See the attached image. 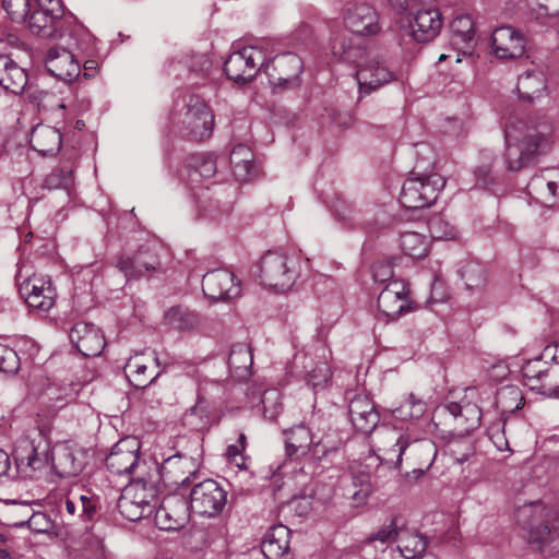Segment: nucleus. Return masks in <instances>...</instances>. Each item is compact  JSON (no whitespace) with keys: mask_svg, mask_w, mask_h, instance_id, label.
<instances>
[{"mask_svg":"<svg viewBox=\"0 0 559 559\" xmlns=\"http://www.w3.org/2000/svg\"><path fill=\"white\" fill-rule=\"evenodd\" d=\"M399 549L406 559H437L433 556H423L426 551L428 542L425 536L417 533H407L401 537Z\"/></svg>","mask_w":559,"mask_h":559,"instance_id":"a19ab883","label":"nucleus"},{"mask_svg":"<svg viewBox=\"0 0 559 559\" xmlns=\"http://www.w3.org/2000/svg\"><path fill=\"white\" fill-rule=\"evenodd\" d=\"M191 511L190 501L175 492L164 497L155 511V519L162 530L175 531L188 523Z\"/></svg>","mask_w":559,"mask_h":559,"instance_id":"2eb2a0df","label":"nucleus"},{"mask_svg":"<svg viewBox=\"0 0 559 559\" xmlns=\"http://www.w3.org/2000/svg\"><path fill=\"white\" fill-rule=\"evenodd\" d=\"M252 353L247 344L238 343L231 347L228 357L229 368L247 370L252 365Z\"/></svg>","mask_w":559,"mask_h":559,"instance_id":"a18cd8bd","label":"nucleus"},{"mask_svg":"<svg viewBox=\"0 0 559 559\" xmlns=\"http://www.w3.org/2000/svg\"><path fill=\"white\" fill-rule=\"evenodd\" d=\"M29 31L43 38L57 39L59 45L87 49L93 35L72 16H64L60 0H35L26 21Z\"/></svg>","mask_w":559,"mask_h":559,"instance_id":"f257e3e1","label":"nucleus"},{"mask_svg":"<svg viewBox=\"0 0 559 559\" xmlns=\"http://www.w3.org/2000/svg\"><path fill=\"white\" fill-rule=\"evenodd\" d=\"M61 48H50L45 58V67L47 71L63 82L74 81L81 73L80 62L75 56V51L88 55L94 50V40L87 49H80L78 47H66L60 45Z\"/></svg>","mask_w":559,"mask_h":559,"instance_id":"f8f14e48","label":"nucleus"},{"mask_svg":"<svg viewBox=\"0 0 559 559\" xmlns=\"http://www.w3.org/2000/svg\"><path fill=\"white\" fill-rule=\"evenodd\" d=\"M40 463L41 460L36 449L34 448L31 449V452L25 457H16L17 466L26 464V466L31 467L32 469H37Z\"/></svg>","mask_w":559,"mask_h":559,"instance_id":"bf43d9fd","label":"nucleus"},{"mask_svg":"<svg viewBox=\"0 0 559 559\" xmlns=\"http://www.w3.org/2000/svg\"><path fill=\"white\" fill-rule=\"evenodd\" d=\"M243 451L245 445L235 443L227 447L226 455L228 460L235 463L238 467L246 468L245 457L242 455Z\"/></svg>","mask_w":559,"mask_h":559,"instance_id":"13d9d810","label":"nucleus"},{"mask_svg":"<svg viewBox=\"0 0 559 559\" xmlns=\"http://www.w3.org/2000/svg\"><path fill=\"white\" fill-rule=\"evenodd\" d=\"M400 246L402 251L414 259L425 258L429 251V241L425 235L417 231L401 234Z\"/></svg>","mask_w":559,"mask_h":559,"instance_id":"ea45409f","label":"nucleus"},{"mask_svg":"<svg viewBox=\"0 0 559 559\" xmlns=\"http://www.w3.org/2000/svg\"><path fill=\"white\" fill-rule=\"evenodd\" d=\"M194 59L198 67L191 66L192 71L205 72L210 69L211 62L204 55H197Z\"/></svg>","mask_w":559,"mask_h":559,"instance_id":"e2e57ef3","label":"nucleus"},{"mask_svg":"<svg viewBox=\"0 0 559 559\" xmlns=\"http://www.w3.org/2000/svg\"><path fill=\"white\" fill-rule=\"evenodd\" d=\"M359 93L369 94L397 80L396 74L378 60H370L356 73Z\"/></svg>","mask_w":559,"mask_h":559,"instance_id":"a878e982","label":"nucleus"},{"mask_svg":"<svg viewBox=\"0 0 559 559\" xmlns=\"http://www.w3.org/2000/svg\"><path fill=\"white\" fill-rule=\"evenodd\" d=\"M20 369V358L14 349L0 344V372L15 373Z\"/></svg>","mask_w":559,"mask_h":559,"instance_id":"3c124183","label":"nucleus"},{"mask_svg":"<svg viewBox=\"0 0 559 559\" xmlns=\"http://www.w3.org/2000/svg\"><path fill=\"white\" fill-rule=\"evenodd\" d=\"M551 367L542 358L527 360L522 367L524 384L532 391H536L549 397L550 390L554 388L552 379L549 377Z\"/></svg>","mask_w":559,"mask_h":559,"instance_id":"bb28decb","label":"nucleus"},{"mask_svg":"<svg viewBox=\"0 0 559 559\" xmlns=\"http://www.w3.org/2000/svg\"><path fill=\"white\" fill-rule=\"evenodd\" d=\"M193 444V453H176L164 460L159 474L166 485L187 487L194 481L200 467L201 439L194 438Z\"/></svg>","mask_w":559,"mask_h":559,"instance_id":"0eeeda50","label":"nucleus"},{"mask_svg":"<svg viewBox=\"0 0 559 559\" xmlns=\"http://www.w3.org/2000/svg\"><path fill=\"white\" fill-rule=\"evenodd\" d=\"M516 523L527 531L530 544L542 548L546 544H559V512L548 510L539 502L524 503L516 508Z\"/></svg>","mask_w":559,"mask_h":559,"instance_id":"20e7f679","label":"nucleus"},{"mask_svg":"<svg viewBox=\"0 0 559 559\" xmlns=\"http://www.w3.org/2000/svg\"><path fill=\"white\" fill-rule=\"evenodd\" d=\"M445 186V179L439 174L407 178L400 193L401 204L408 210H421L431 206Z\"/></svg>","mask_w":559,"mask_h":559,"instance_id":"39448f33","label":"nucleus"},{"mask_svg":"<svg viewBox=\"0 0 559 559\" xmlns=\"http://www.w3.org/2000/svg\"><path fill=\"white\" fill-rule=\"evenodd\" d=\"M331 378V371L326 362L314 364L306 370V381L313 389L323 388Z\"/></svg>","mask_w":559,"mask_h":559,"instance_id":"8fccbe9b","label":"nucleus"},{"mask_svg":"<svg viewBox=\"0 0 559 559\" xmlns=\"http://www.w3.org/2000/svg\"><path fill=\"white\" fill-rule=\"evenodd\" d=\"M331 53L338 61L355 62L360 55V50L353 43V36L346 31H342L331 39Z\"/></svg>","mask_w":559,"mask_h":559,"instance_id":"4c0bfd02","label":"nucleus"},{"mask_svg":"<svg viewBox=\"0 0 559 559\" xmlns=\"http://www.w3.org/2000/svg\"><path fill=\"white\" fill-rule=\"evenodd\" d=\"M549 377L552 379L551 383H554V388L550 390L549 397L559 400V367H551V373Z\"/></svg>","mask_w":559,"mask_h":559,"instance_id":"680f3d73","label":"nucleus"},{"mask_svg":"<svg viewBox=\"0 0 559 559\" xmlns=\"http://www.w3.org/2000/svg\"><path fill=\"white\" fill-rule=\"evenodd\" d=\"M10 467L9 455L0 449V476L4 475Z\"/></svg>","mask_w":559,"mask_h":559,"instance_id":"69168bd1","label":"nucleus"},{"mask_svg":"<svg viewBox=\"0 0 559 559\" xmlns=\"http://www.w3.org/2000/svg\"><path fill=\"white\" fill-rule=\"evenodd\" d=\"M230 164L238 180L247 181L255 176L253 154L245 144H238L233 148Z\"/></svg>","mask_w":559,"mask_h":559,"instance_id":"e433bc0d","label":"nucleus"},{"mask_svg":"<svg viewBox=\"0 0 559 559\" xmlns=\"http://www.w3.org/2000/svg\"><path fill=\"white\" fill-rule=\"evenodd\" d=\"M146 370V365L142 362L138 356L130 358L124 366L126 374L135 388H145L159 376V372H157L154 377L148 379L145 374Z\"/></svg>","mask_w":559,"mask_h":559,"instance_id":"37998d69","label":"nucleus"},{"mask_svg":"<svg viewBox=\"0 0 559 559\" xmlns=\"http://www.w3.org/2000/svg\"><path fill=\"white\" fill-rule=\"evenodd\" d=\"M453 44L463 56H472L476 45L475 23L468 14L457 15L451 23Z\"/></svg>","mask_w":559,"mask_h":559,"instance_id":"7c9ffc66","label":"nucleus"},{"mask_svg":"<svg viewBox=\"0 0 559 559\" xmlns=\"http://www.w3.org/2000/svg\"><path fill=\"white\" fill-rule=\"evenodd\" d=\"M290 530L282 524L272 526L265 534L261 548L267 559H281L289 549Z\"/></svg>","mask_w":559,"mask_h":559,"instance_id":"72a5a7b5","label":"nucleus"},{"mask_svg":"<svg viewBox=\"0 0 559 559\" xmlns=\"http://www.w3.org/2000/svg\"><path fill=\"white\" fill-rule=\"evenodd\" d=\"M117 266L126 277H140L159 266L156 246H143L133 255L121 257Z\"/></svg>","mask_w":559,"mask_h":559,"instance_id":"5701e85b","label":"nucleus"},{"mask_svg":"<svg viewBox=\"0 0 559 559\" xmlns=\"http://www.w3.org/2000/svg\"><path fill=\"white\" fill-rule=\"evenodd\" d=\"M526 37L512 26L497 27L491 34V48L499 59H519L525 55Z\"/></svg>","mask_w":559,"mask_h":559,"instance_id":"f3484780","label":"nucleus"},{"mask_svg":"<svg viewBox=\"0 0 559 559\" xmlns=\"http://www.w3.org/2000/svg\"><path fill=\"white\" fill-rule=\"evenodd\" d=\"M428 230L430 237L437 240L441 239H454L456 237V229L451 226L447 221L441 216H433L428 222Z\"/></svg>","mask_w":559,"mask_h":559,"instance_id":"09e8293b","label":"nucleus"},{"mask_svg":"<svg viewBox=\"0 0 559 559\" xmlns=\"http://www.w3.org/2000/svg\"><path fill=\"white\" fill-rule=\"evenodd\" d=\"M28 525L36 532H45L49 527L46 516L43 513L33 514L28 521Z\"/></svg>","mask_w":559,"mask_h":559,"instance_id":"052dcab7","label":"nucleus"},{"mask_svg":"<svg viewBox=\"0 0 559 559\" xmlns=\"http://www.w3.org/2000/svg\"><path fill=\"white\" fill-rule=\"evenodd\" d=\"M536 185H540L542 188H545V198L539 199V201L545 202L547 197H555L557 190L556 182L546 179L543 175L534 176L527 185V190L530 192H532V190H536Z\"/></svg>","mask_w":559,"mask_h":559,"instance_id":"4d7b16f0","label":"nucleus"},{"mask_svg":"<svg viewBox=\"0 0 559 559\" xmlns=\"http://www.w3.org/2000/svg\"><path fill=\"white\" fill-rule=\"evenodd\" d=\"M491 439H492L493 444L496 445V448L499 451L509 450L508 440L506 439V437H504V435L502 432L501 433L498 432L496 435H492Z\"/></svg>","mask_w":559,"mask_h":559,"instance_id":"0e129e2a","label":"nucleus"},{"mask_svg":"<svg viewBox=\"0 0 559 559\" xmlns=\"http://www.w3.org/2000/svg\"><path fill=\"white\" fill-rule=\"evenodd\" d=\"M64 506L67 512L71 515H73L76 511H80V500L74 501L72 499H67Z\"/></svg>","mask_w":559,"mask_h":559,"instance_id":"338daca9","label":"nucleus"},{"mask_svg":"<svg viewBox=\"0 0 559 559\" xmlns=\"http://www.w3.org/2000/svg\"><path fill=\"white\" fill-rule=\"evenodd\" d=\"M354 487H359L352 495L353 500L360 504L364 503L371 493V484L369 476L366 474L355 475L352 478Z\"/></svg>","mask_w":559,"mask_h":559,"instance_id":"864d4df0","label":"nucleus"},{"mask_svg":"<svg viewBox=\"0 0 559 559\" xmlns=\"http://www.w3.org/2000/svg\"><path fill=\"white\" fill-rule=\"evenodd\" d=\"M313 436L311 459L317 462L337 452L343 443L341 433L332 429L326 423L317 427L313 426Z\"/></svg>","mask_w":559,"mask_h":559,"instance_id":"c85d7f7f","label":"nucleus"},{"mask_svg":"<svg viewBox=\"0 0 559 559\" xmlns=\"http://www.w3.org/2000/svg\"><path fill=\"white\" fill-rule=\"evenodd\" d=\"M72 169L68 167L53 168L45 178L44 187L52 189H69L72 185Z\"/></svg>","mask_w":559,"mask_h":559,"instance_id":"49530a36","label":"nucleus"},{"mask_svg":"<svg viewBox=\"0 0 559 559\" xmlns=\"http://www.w3.org/2000/svg\"><path fill=\"white\" fill-rule=\"evenodd\" d=\"M31 146L43 156L53 155L61 148V134L49 126H37L31 132Z\"/></svg>","mask_w":559,"mask_h":559,"instance_id":"f704fd0d","label":"nucleus"},{"mask_svg":"<svg viewBox=\"0 0 559 559\" xmlns=\"http://www.w3.org/2000/svg\"><path fill=\"white\" fill-rule=\"evenodd\" d=\"M213 412L206 399L198 392L195 404L185 414L183 420L192 430H207L213 423Z\"/></svg>","mask_w":559,"mask_h":559,"instance_id":"c9c22d12","label":"nucleus"},{"mask_svg":"<svg viewBox=\"0 0 559 559\" xmlns=\"http://www.w3.org/2000/svg\"><path fill=\"white\" fill-rule=\"evenodd\" d=\"M380 442L381 462L399 468L405 456L406 461L417 465L413 472L418 475H424L429 469L437 455V447L431 440L415 438L408 430L385 428L380 432Z\"/></svg>","mask_w":559,"mask_h":559,"instance_id":"7ed1b4c3","label":"nucleus"},{"mask_svg":"<svg viewBox=\"0 0 559 559\" xmlns=\"http://www.w3.org/2000/svg\"><path fill=\"white\" fill-rule=\"evenodd\" d=\"M190 165L205 179L212 178L216 173V162L210 155H195L192 157Z\"/></svg>","mask_w":559,"mask_h":559,"instance_id":"603ef678","label":"nucleus"},{"mask_svg":"<svg viewBox=\"0 0 559 559\" xmlns=\"http://www.w3.org/2000/svg\"><path fill=\"white\" fill-rule=\"evenodd\" d=\"M551 131V124L542 117L510 120L504 129L507 168L519 171L533 165Z\"/></svg>","mask_w":559,"mask_h":559,"instance_id":"f03ea898","label":"nucleus"},{"mask_svg":"<svg viewBox=\"0 0 559 559\" xmlns=\"http://www.w3.org/2000/svg\"><path fill=\"white\" fill-rule=\"evenodd\" d=\"M164 324L173 330L190 331L199 324V317L187 308L175 306L165 312Z\"/></svg>","mask_w":559,"mask_h":559,"instance_id":"58836bf2","label":"nucleus"},{"mask_svg":"<svg viewBox=\"0 0 559 559\" xmlns=\"http://www.w3.org/2000/svg\"><path fill=\"white\" fill-rule=\"evenodd\" d=\"M426 412V403L414 393H409L405 401L394 409L392 414L400 420L417 419Z\"/></svg>","mask_w":559,"mask_h":559,"instance_id":"79ce46f5","label":"nucleus"},{"mask_svg":"<svg viewBox=\"0 0 559 559\" xmlns=\"http://www.w3.org/2000/svg\"><path fill=\"white\" fill-rule=\"evenodd\" d=\"M140 442L135 438L118 441L106 457L107 468L117 475L131 474L138 466Z\"/></svg>","mask_w":559,"mask_h":559,"instance_id":"aec40b11","label":"nucleus"},{"mask_svg":"<svg viewBox=\"0 0 559 559\" xmlns=\"http://www.w3.org/2000/svg\"><path fill=\"white\" fill-rule=\"evenodd\" d=\"M80 513L79 516L83 521L94 520L98 510V499L94 496L81 495L80 498Z\"/></svg>","mask_w":559,"mask_h":559,"instance_id":"5fc2aeb1","label":"nucleus"},{"mask_svg":"<svg viewBox=\"0 0 559 559\" xmlns=\"http://www.w3.org/2000/svg\"><path fill=\"white\" fill-rule=\"evenodd\" d=\"M442 27L441 14L437 9L417 10L407 17V34L418 43L432 40Z\"/></svg>","mask_w":559,"mask_h":559,"instance_id":"a211bd4d","label":"nucleus"},{"mask_svg":"<svg viewBox=\"0 0 559 559\" xmlns=\"http://www.w3.org/2000/svg\"><path fill=\"white\" fill-rule=\"evenodd\" d=\"M264 52L255 46H249L230 53L224 63V71L229 80L245 84L260 70H264Z\"/></svg>","mask_w":559,"mask_h":559,"instance_id":"1a4fd4ad","label":"nucleus"},{"mask_svg":"<svg viewBox=\"0 0 559 559\" xmlns=\"http://www.w3.org/2000/svg\"><path fill=\"white\" fill-rule=\"evenodd\" d=\"M180 122L192 140L202 141L211 136L214 116L205 102L197 96H189L183 110L179 114Z\"/></svg>","mask_w":559,"mask_h":559,"instance_id":"9b49d317","label":"nucleus"},{"mask_svg":"<svg viewBox=\"0 0 559 559\" xmlns=\"http://www.w3.org/2000/svg\"><path fill=\"white\" fill-rule=\"evenodd\" d=\"M416 308L415 302L408 299V288L403 281L390 282L378 296L379 313L389 321L396 320Z\"/></svg>","mask_w":559,"mask_h":559,"instance_id":"ddd939ff","label":"nucleus"},{"mask_svg":"<svg viewBox=\"0 0 559 559\" xmlns=\"http://www.w3.org/2000/svg\"><path fill=\"white\" fill-rule=\"evenodd\" d=\"M20 294L25 296L28 307L44 312L53 307L57 297L50 278L36 275L29 277L20 286Z\"/></svg>","mask_w":559,"mask_h":559,"instance_id":"6ab92c4d","label":"nucleus"},{"mask_svg":"<svg viewBox=\"0 0 559 559\" xmlns=\"http://www.w3.org/2000/svg\"><path fill=\"white\" fill-rule=\"evenodd\" d=\"M297 276L294 261L286 255L269 251L261 258L259 277L263 286L285 292L294 285Z\"/></svg>","mask_w":559,"mask_h":559,"instance_id":"6e6552de","label":"nucleus"},{"mask_svg":"<svg viewBox=\"0 0 559 559\" xmlns=\"http://www.w3.org/2000/svg\"><path fill=\"white\" fill-rule=\"evenodd\" d=\"M344 23L350 33L361 36L376 35L381 29L377 11L367 3H356L348 7Z\"/></svg>","mask_w":559,"mask_h":559,"instance_id":"412c9836","label":"nucleus"},{"mask_svg":"<svg viewBox=\"0 0 559 559\" xmlns=\"http://www.w3.org/2000/svg\"><path fill=\"white\" fill-rule=\"evenodd\" d=\"M52 467L61 477L79 475L84 467L83 451L68 442L57 444L51 454Z\"/></svg>","mask_w":559,"mask_h":559,"instance_id":"393cba45","label":"nucleus"},{"mask_svg":"<svg viewBox=\"0 0 559 559\" xmlns=\"http://www.w3.org/2000/svg\"><path fill=\"white\" fill-rule=\"evenodd\" d=\"M442 411L448 412L455 421V427L461 433H469L478 428L481 411L476 404L466 403L464 405L451 402L443 406Z\"/></svg>","mask_w":559,"mask_h":559,"instance_id":"473e14b6","label":"nucleus"},{"mask_svg":"<svg viewBox=\"0 0 559 559\" xmlns=\"http://www.w3.org/2000/svg\"><path fill=\"white\" fill-rule=\"evenodd\" d=\"M285 452L292 460H300L307 455L311 456L313 427L305 425L295 426L284 431Z\"/></svg>","mask_w":559,"mask_h":559,"instance_id":"c756f323","label":"nucleus"},{"mask_svg":"<svg viewBox=\"0 0 559 559\" xmlns=\"http://www.w3.org/2000/svg\"><path fill=\"white\" fill-rule=\"evenodd\" d=\"M204 296L213 300H230L241 295V283L226 269L207 272L202 278Z\"/></svg>","mask_w":559,"mask_h":559,"instance_id":"dca6fc26","label":"nucleus"},{"mask_svg":"<svg viewBox=\"0 0 559 559\" xmlns=\"http://www.w3.org/2000/svg\"><path fill=\"white\" fill-rule=\"evenodd\" d=\"M399 536L397 519H393L385 527L380 528L376 534L369 537V540H379L381 543L395 542Z\"/></svg>","mask_w":559,"mask_h":559,"instance_id":"6e6d98bb","label":"nucleus"},{"mask_svg":"<svg viewBox=\"0 0 559 559\" xmlns=\"http://www.w3.org/2000/svg\"><path fill=\"white\" fill-rule=\"evenodd\" d=\"M35 0H2V8L14 23H26Z\"/></svg>","mask_w":559,"mask_h":559,"instance_id":"c03bdc74","label":"nucleus"},{"mask_svg":"<svg viewBox=\"0 0 559 559\" xmlns=\"http://www.w3.org/2000/svg\"><path fill=\"white\" fill-rule=\"evenodd\" d=\"M461 274L469 290L479 289L486 283V270L480 264L468 263L463 267Z\"/></svg>","mask_w":559,"mask_h":559,"instance_id":"de8ad7c7","label":"nucleus"},{"mask_svg":"<svg viewBox=\"0 0 559 559\" xmlns=\"http://www.w3.org/2000/svg\"><path fill=\"white\" fill-rule=\"evenodd\" d=\"M120 514L132 522L150 516L156 507V490L141 479L127 485L118 500Z\"/></svg>","mask_w":559,"mask_h":559,"instance_id":"423d86ee","label":"nucleus"},{"mask_svg":"<svg viewBox=\"0 0 559 559\" xmlns=\"http://www.w3.org/2000/svg\"><path fill=\"white\" fill-rule=\"evenodd\" d=\"M348 412L354 428L365 435L371 433L380 421L374 403L364 394H357L350 400Z\"/></svg>","mask_w":559,"mask_h":559,"instance_id":"b1692460","label":"nucleus"},{"mask_svg":"<svg viewBox=\"0 0 559 559\" xmlns=\"http://www.w3.org/2000/svg\"><path fill=\"white\" fill-rule=\"evenodd\" d=\"M227 491L214 479H205L195 484L190 491V507L192 512L214 518L225 508Z\"/></svg>","mask_w":559,"mask_h":559,"instance_id":"9d476101","label":"nucleus"},{"mask_svg":"<svg viewBox=\"0 0 559 559\" xmlns=\"http://www.w3.org/2000/svg\"><path fill=\"white\" fill-rule=\"evenodd\" d=\"M27 84L26 70L10 56L0 55V85L11 93L19 94Z\"/></svg>","mask_w":559,"mask_h":559,"instance_id":"2f4dec72","label":"nucleus"},{"mask_svg":"<svg viewBox=\"0 0 559 559\" xmlns=\"http://www.w3.org/2000/svg\"><path fill=\"white\" fill-rule=\"evenodd\" d=\"M69 337L71 343L85 357L100 355L106 345L102 331L92 323H75L70 330Z\"/></svg>","mask_w":559,"mask_h":559,"instance_id":"4be33fe9","label":"nucleus"},{"mask_svg":"<svg viewBox=\"0 0 559 559\" xmlns=\"http://www.w3.org/2000/svg\"><path fill=\"white\" fill-rule=\"evenodd\" d=\"M516 91L521 99L535 102L548 94V83L542 69L533 68L524 71L518 78Z\"/></svg>","mask_w":559,"mask_h":559,"instance_id":"cd10ccee","label":"nucleus"},{"mask_svg":"<svg viewBox=\"0 0 559 559\" xmlns=\"http://www.w3.org/2000/svg\"><path fill=\"white\" fill-rule=\"evenodd\" d=\"M302 69V60L292 52L277 56L271 62L264 64V72L270 83L283 90L299 85V75Z\"/></svg>","mask_w":559,"mask_h":559,"instance_id":"4468645a","label":"nucleus"},{"mask_svg":"<svg viewBox=\"0 0 559 559\" xmlns=\"http://www.w3.org/2000/svg\"><path fill=\"white\" fill-rule=\"evenodd\" d=\"M278 392L276 390H266L261 396V403L265 406V403L269 399H277Z\"/></svg>","mask_w":559,"mask_h":559,"instance_id":"774afa93","label":"nucleus"}]
</instances>
